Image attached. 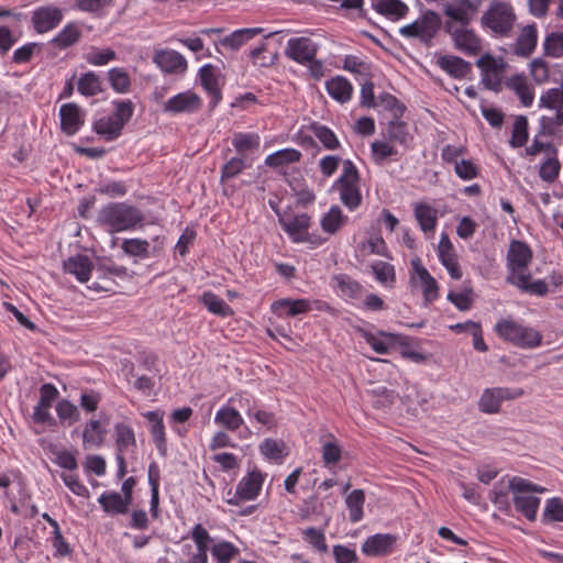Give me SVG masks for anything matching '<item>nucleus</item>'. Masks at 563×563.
Returning <instances> with one entry per match:
<instances>
[{
    "instance_id": "f257e3e1",
    "label": "nucleus",
    "mask_w": 563,
    "mask_h": 563,
    "mask_svg": "<svg viewBox=\"0 0 563 563\" xmlns=\"http://www.w3.org/2000/svg\"><path fill=\"white\" fill-rule=\"evenodd\" d=\"M517 23L514 5L505 0H490L481 16V26L496 38L510 37Z\"/></svg>"
},
{
    "instance_id": "f03ea898",
    "label": "nucleus",
    "mask_w": 563,
    "mask_h": 563,
    "mask_svg": "<svg viewBox=\"0 0 563 563\" xmlns=\"http://www.w3.org/2000/svg\"><path fill=\"white\" fill-rule=\"evenodd\" d=\"M145 220L144 213L125 202H111L99 211L98 222L109 232L132 231Z\"/></svg>"
},
{
    "instance_id": "7ed1b4c3",
    "label": "nucleus",
    "mask_w": 563,
    "mask_h": 563,
    "mask_svg": "<svg viewBox=\"0 0 563 563\" xmlns=\"http://www.w3.org/2000/svg\"><path fill=\"white\" fill-rule=\"evenodd\" d=\"M495 333L504 341L520 349H536L542 344L543 335L532 327L514 319H500L494 327Z\"/></svg>"
},
{
    "instance_id": "20e7f679",
    "label": "nucleus",
    "mask_w": 563,
    "mask_h": 563,
    "mask_svg": "<svg viewBox=\"0 0 563 563\" xmlns=\"http://www.w3.org/2000/svg\"><path fill=\"white\" fill-rule=\"evenodd\" d=\"M360 173L351 159L342 162V173L334 181L332 189L340 195L341 202L350 210L354 211L362 205V192L360 188Z\"/></svg>"
},
{
    "instance_id": "39448f33",
    "label": "nucleus",
    "mask_w": 563,
    "mask_h": 563,
    "mask_svg": "<svg viewBox=\"0 0 563 563\" xmlns=\"http://www.w3.org/2000/svg\"><path fill=\"white\" fill-rule=\"evenodd\" d=\"M508 489L514 493V504L517 511L522 514L528 520L533 521L540 505V498L530 495L533 492H542L531 482L515 476L509 481Z\"/></svg>"
},
{
    "instance_id": "423d86ee",
    "label": "nucleus",
    "mask_w": 563,
    "mask_h": 563,
    "mask_svg": "<svg viewBox=\"0 0 563 563\" xmlns=\"http://www.w3.org/2000/svg\"><path fill=\"white\" fill-rule=\"evenodd\" d=\"M441 24L442 20L439 13L426 10L419 19L400 27L399 33L407 38H418L423 45L430 47Z\"/></svg>"
},
{
    "instance_id": "0eeeda50",
    "label": "nucleus",
    "mask_w": 563,
    "mask_h": 563,
    "mask_svg": "<svg viewBox=\"0 0 563 563\" xmlns=\"http://www.w3.org/2000/svg\"><path fill=\"white\" fill-rule=\"evenodd\" d=\"M533 258V252L528 243L512 240L506 255V277H518L529 273V265Z\"/></svg>"
},
{
    "instance_id": "6e6552de",
    "label": "nucleus",
    "mask_w": 563,
    "mask_h": 563,
    "mask_svg": "<svg viewBox=\"0 0 563 563\" xmlns=\"http://www.w3.org/2000/svg\"><path fill=\"white\" fill-rule=\"evenodd\" d=\"M264 476L258 470L249 472L244 477L240 479L236 485V489L233 493L232 489L228 492L227 504L232 506H239L243 501H250L257 498L262 489Z\"/></svg>"
},
{
    "instance_id": "1a4fd4ad",
    "label": "nucleus",
    "mask_w": 563,
    "mask_h": 563,
    "mask_svg": "<svg viewBox=\"0 0 563 563\" xmlns=\"http://www.w3.org/2000/svg\"><path fill=\"white\" fill-rule=\"evenodd\" d=\"M476 66L482 71V84L485 88L495 92L501 91V79L506 67L504 59L486 53L476 60Z\"/></svg>"
},
{
    "instance_id": "9d476101",
    "label": "nucleus",
    "mask_w": 563,
    "mask_h": 563,
    "mask_svg": "<svg viewBox=\"0 0 563 563\" xmlns=\"http://www.w3.org/2000/svg\"><path fill=\"white\" fill-rule=\"evenodd\" d=\"M202 107L201 98L192 90L175 95L162 104V110L170 114L195 113Z\"/></svg>"
},
{
    "instance_id": "9b49d317",
    "label": "nucleus",
    "mask_w": 563,
    "mask_h": 563,
    "mask_svg": "<svg viewBox=\"0 0 563 563\" xmlns=\"http://www.w3.org/2000/svg\"><path fill=\"white\" fill-rule=\"evenodd\" d=\"M398 542V536L376 533L369 536L362 544V553L368 558H385L390 555Z\"/></svg>"
},
{
    "instance_id": "f8f14e48",
    "label": "nucleus",
    "mask_w": 563,
    "mask_h": 563,
    "mask_svg": "<svg viewBox=\"0 0 563 563\" xmlns=\"http://www.w3.org/2000/svg\"><path fill=\"white\" fill-rule=\"evenodd\" d=\"M310 217L307 213L299 214H278V222L283 230L295 243L308 241V230L310 227Z\"/></svg>"
},
{
    "instance_id": "ddd939ff",
    "label": "nucleus",
    "mask_w": 563,
    "mask_h": 563,
    "mask_svg": "<svg viewBox=\"0 0 563 563\" xmlns=\"http://www.w3.org/2000/svg\"><path fill=\"white\" fill-rule=\"evenodd\" d=\"M64 18L62 9L55 5H43L32 12V24L36 33L43 34L58 26Z\"/></svg>"
},
{
    "instance_id": "4468645a",
    "label": "nucleus",
    "mask_w": 563,
    "mask_h": 563,
    "mask_svg": "<svg viewBox=\"0 0 563 563\" xmlns=\"http://www.w3.org/2000/svg\"><path fill=\"white\" fill-rule=\"evenodd\" d=\"M318 52V45L309 37H291L288 40L285 55L298 64H308Z\"/></svg>"
},
{
    "instance_id": "2eb2a0df",
    "label": "nucleus",
    "mask_w": 563,
    "mask_h": 563,
    "mask_svg": "<svg viewBox=\"0 0 563 563\" xmlns=\"http://www.w3.org/2000/svg\"><path fill=\"white\" fill-rule=\"evenodd\" d=\"M438 256L441 264L449 272L451 278L456 280L462 278L463 273L459 263L457 254L448 233L445 232H443L440 238Z\"/></svg>"
},
{
    "instance_id": "dca6fc26",
    "label": "nucleus",
    "mask_w": 563,
    "mask_h": 563,
    "mask_svg": "<svg viewBox=\"0 0 563 563\" xmlns=\"http://www.w3.org/2000/svg\"><path fill=\"white\" fill-rule=\"evenodd\" d=\"M60 130L66 135H75L85 123V115L81 108L75 103H64L59 109Z\"/></svg>"
},
{
    "instance_id": "f3484780",
    "label": "nucleus",
    "mask_w": 563,
    "mask_h": 563,
    "mask_svg": "<svg viewBox=\"0 0 563 563\" xmlns=\"http://www.w3.org/2000/svg\"><path fill=\"white\" fill-rule=\"evenodd\" d=\"M479 0H454L444 7V14L462 26H467L478 11Z\"/></svg>"
},
{
    "instance_id": "a211bd4d",
    "label": "nucleus",
    "mask_w": 563,
    "mask_h": 563,
    "mask_svg": "<svg viewBox=\"0 0 563 563\" xmlns=\"http://www.w3.org/2000/svg\"><path fill=\"white\" fill-rule=\"evenodd\" d=\"M452 37L456 49L467 56H475L482 49L481 37L473 30L465 26L456 29L452 33Z\"/></svg>"
},
{
    "instance_id": "6ab92c4d",
    "label": "nucleus",
    "mask_w": 563,
    "mask_h": 563,
    "mask_svg": "<svg viewBox=\"0 0 563 563\" xmlns=\"http://www.w3.org/2000/svg\"><path fill=\"white\" fill-rule=\"evenodd\" d=\"M153 62L166 74H179L187 69L186 58L176 51H157Z\"/></svg>"
},
{
    "instance_id": "aec40b11",
    "label": "nucleus",
    "mask_w": 563,
    "mask_h": 563,
    "mask_svg": "<svg viewBox=\"0 0 563 563\" xmlns=\"http://www.w3.org/2000/svg\"><path fill=\"white\" fill-rule=\"evenodd\" d=\"M199 79L201 86L210 97V108H216L222 99V93L214 67L210 64L203 65L199 69Z\"/></svg>"
},
{
    "instance_id": "412c9836",
    "label": "nucleus",
    "mask_w": 563,
    "mask_h": 563,
    "mask_svg": "<svg viewBox=\"0 0 563 563\" xmlns=\"http://www.w3.org/2000/svg\"><path fill=\"white\" fill-rule=\"evenodd\" d=\"M357 332L378 354H388L390 343L400 342L401 339V335L386 331H378L376 335L364 328H357Z\"/></svg>"
},
{
    "instance_id": "4be33fe9",
    "label": "nucleus",
    "mask_w": 563,
    "mask_h": 563,
    "mask_svg": "<svg viewBox=\"0 0 563 563\" xmlns=\"http://www.w3.org/2000/svg\"><path fill=\"white\" fill-rule=\"evenodd\" d=\"M190 538L194 540L197 551L189 561L181 563H208L209 542L212 541L208 530L201 523H197L190 531Z\"/></svg>"
},
{
    "instance_id": "5701e85b",
    "label": "nucleus",
    "mask_w": 563,
    "mask_h": 563,
    "mask_svg": "<svg viewBox=\"0 0 563 563\" xmlns=\"http://www.w3.org/2000/svg\"><path fill=\"white\" fill-rule=\"evenodd\" d=\"M437 65L455 79L466 78L472 73V64L455 55H440Z\"/></svg>"
},
{
    "instance_id": "b1692460",
    "label": "nucleus",
    "mask_w": 563,
    "mask_h": 563,
    "mask_svg": "<svg viewBox=\"0 0 563 563\" xmlns=\"http://www.w3.org/2000/svg\"><path fill=\"white\" fill-rule=\"evenodd\" d=\"M538 43V30L536 24H528L522 27L512 46L516 56L529 57L536 49Z\"/></svg>"
},
{
    "instance_id": "393cba45",
    "label": "nucleus",
    "mask_w": 563,
    "mask_h": 563,
    "mask_svg": "<svg viewBox=\"0 0 563 563\" xmlns=\"http://www.w3.org/2000/svg\"><path fill=\"white\" fill-rule=\"evenodd\" d=\"M271 309L278 317H296L309 312L311 303L308 299L284 298L274 301Z\"/></svg>"
},
{
    "instance_id": "a878e982",
    "label": "nucleus",
    "mask_w": 563,
    "mask_h": 563,
    "mask_svg": "<svg viewBox=\"0 0 563 563\" xmlns=\"http://www.w3.org/2000/svg\"><path fill=\"white\" fill-rule=\"evenodd\" d=\"M95 271H96V274L98 275V278L101 282H96L93 284V286L96 289H101L104 291H109L112 288L111 286L113 284V280L111 279V276H117V277H121V278L128 276L126 267L118 266L114 263H112L111 261H104V262L100 263L96 267Z\"/></svg>"
},
{
    "instance_id": "bb28decb",
    "label": "nucleus",
    "mask_w": 563,
    "mask_h": 563,
    "mask_svg": "<svg viewBox=\"0 0 563 563\" xmlns=\"http://www.w3.org/2000/svg\"><path fill=\"white\" fill-rule=\"evenodd\" d=\"M92 269L93 264L91 260L84 254L70 256L64 262V271L74 275L79 283H87Z\"/></svg>"
},
{
    "instance_id": "cd10ccee",
    "label": "nucleus",
    "mask_w": 563,
    "mask_h": 563,
    "mask_svg": "<svg viewBox=\"0 0 563 563\" xmlns=\"http://www.w3.org/2000/svg\"><path fill=\"white\" fill-rule=\"evenodd\" d=\"M411 265L421 282L424 301L427 303L434 301L439 296V286L437 280L431 276L428 269L421 265L420 258L417 257L412 260Z\"/></svg>"
},
{
    "instance_id": "c85d7f7f",
    "label": "nucleus",
    "mask_w": 563,
    "mask_h": 563,
    "mask_svg": "<svg viewBox=\"0 0 563 563\" xmlns=\"http://www.w3.org/2000/svg\"><path fill=\"white\" fill-rule=\"evenodd\" d=\"M413 216L420 230L426 234L433 233L438 224V210L426 202H417L413 206Z\"/></svg>"
},
{
    "instance_id": "c756f323",
    "label": "nucleus",
    "mask_w": 563,
    "mask_h": 563,
    "mask_svg": "<svg viewBox=\"0 0 563 563\" xmlns=\"http://www.w3.org/2000/svg\"><path fill=\"white\" fill-rule=\"evenodd\" d=\"M506 282L529 295L543 297L549 294L548 284L542 279L532 282L530 272L518 277H506Z\"/></svg>"
},
{
    "instance_id": "7c9ffc66",
    "label": "nucleus",
    "mask_w": 563,
    "mask_h": 563,
    "mask_svg": "<svg viewBox=\"0 0 563 563\" xmlns=\"http://www.w3.org/2000/svg\"><path fill=\"white\" fill-rule=\"evenodd\" d=\"M400 119L394 118L387 123L385 136L389 142L398 143L405 148H410L413 136L409 132L408 124Z\"/></svg>"
},
{
    "instance_id": "2f4dec72",
    "label": "nucleus",
    "mask_w": 563,
    "mask_h": 563,
    "mask_svg": "<svg viewBox=\"0 0 563 563\" xmlns=\"http://www.w3.org/2000/svg\"><path fill=\"white\" fill-rule=\"evenodd\" d=\"M145 417L152 422L151 435L153 442L162 456L167 455V439L165 426L163 422V413L161 411H148Z\"/></svg>"
},
{
    "instance_id": "473e14b6",
    "label": "nucleus",
    "mask_w": 563,
    "mask_h": 563,
    "mask_svg": "<svg viewBox=\"0 0 563 563\" xmlns=\"http://www.w3.org/2000/svg\"><path fill=\"white\" fill-rule=\"evenodd\" d=\"M505 85L508 89L515 91L522 106L530 107L533 103L534 90L533 87L527 81L525 75H514L506 80Z\"/></svg>"
},
{
    "instance_id": "72a5a7b5",
    "label": "nucleus",
    "mask_w": 563,
    "mask_h": 563,
    "mask_svg": "<svg viewBox=\"0 0 563 563\" xmlns=\"http://www.w3.org/2000/svg\"><path fill=\"white\" fill-rule=\"evenodd\" d=\"M103 511L110 515H124L131 503L118 492H104L98 498Z\"/></svg>"
},
{
    "instance_id": "f704fd0d",
    "label": "nucleus",
    "mask_w": 563,
    "mask_h": 563,
    "mask_svg": "<svg viewBox=\"0 0 563 563\" xmlns=\"http://www.w3.org/2000/svg\"><path fill=\"white\" fill-rule=\"evenodd\" d=\"M332 285L343 297L351 299H358L364 290L363 285L347 274L334 275Z\"/></svg>"
},
{
    "instance_id": "c9c22d12",
    "label": "nucleus",
    "mask_w": 563,
    "mask_h": 563,
    "mask_svg": "<svg viewBox=\"0 0 563 563\" xmlns=\"http://www.w3.org/2000/svg\"><path fill=\"white\" fill-rule=\"evenodd\" d=\"M372 8L393 20L405 18L409 11L408 5L401 0H372Z\"/></svg>"
},
{
    "instance_id": "e433bc0d",
    "label": "nucleus",
    "mask_w": 563,
    "mask_h": 563,
    "mask_svg": "<svg viewBox=\"0 0 563 563\" xmlns=\"http://www.w3.org/2000/svg\"><path fill=\"white\" fill-rule=\"evenodd\" d=\"M115 432V456L124 455L129 449L136 448V439L133 429L124 423L120 422L114 426Z\"/></svg>"
},
{
    "instance_id": "4c0bfd02",
    "label": "nucleus",
    "mask_w": 563,
    "mask_h": 563,
    "mask_svg": "<svg viewBox=\"0 0 563 563\" xmlns=\"http://www.w3.org/2000/svg\"><path fill=\"white\" fill-rule=\"evenodd\" d=\"M327 92L340 103L351 100L353 93L352 84L342 76L331 78L325 82Z\"/></svg>"
},
{
    "instance_id": "58836bf2",
    "label": "nucleus",
    "mask_w": 563,
    "mask_h": 563,
    "mask_svg": "<svg viewBox=\"0 0 563 563\" xmlns=\"http://www.w3.org/2000/svg\"><path fill=\"white\" fill-rule=\"evenodd\" d=\"M263 32L262 27L240 29L223 37L220 44L232 51H238L249 41Z\"/></svg>"
},
{
    "instance_id": "ea45409f",
    "label": "nucleus",
    "mask_w": 563,
    "mask_h": 563,
    "mask_svg": "<svg viewBox=\"0 0 563 563\" xmlns=\"http://www.w3.org/2000/svg\"><path fill=\"white\" fill-rule=\"evenodd\" d=\"M93 131L103 136L106 141L117 140L123 130L121 123L114 120L112 115L102 117L93 122Z\"/></svg>"
},
{
    "instance_id": "a19ab883",
    "label": "nucleus",
    "mask_w": 563,
    "mask_h": 563,
    "mask_svg": "<svg viewBox=\"0 0 563 563\" xmlns=\"http://www.w3.org/2000/svg\"><path fill=\"white\" fill-rule=\"evenodd\" d=\"M214 422L229 431H236L244 420L235 408L227 405L217 411Z\"/></svg>"
},
{
    "instance_id": "79ce46f5",
    "label": "nucleus",
    "mask_w": 563,
    "mask_h": 563,
    "mask_svg": "<svg viewBox=\"0 0 563 563\" xmlns=\"http://www.w3.org/2000/svg\"><path fill=\"white\" fill-rule=\"evenodd\" d=\"M347 221L339 206H332L330 210L321 218L320 225L323 232L329 234L336 233Z\"/></svg>"
},
{
    "instance_id": "37998d69",
    "label": "nucleus",
    "mask_w": 563,
    "mask_h": 563,
    "mask_svg": "<svg viewBox=\"0 0 563 563\" xmlns=\"http://www.w3.org/2000/svg\"><path fill=\"white\" fill-rule=\"evenodd\" d=\"M80 37L81 31L79 27L75 23H68L57 33L51 43L60 49H65L76 44Z\"/></svg>"
},
{
    "instance_id": "c03bdc74",
    "label": "nucleus",
    "mask_w": 563,
    "mask_h": 563,
    "mask_svg": "<svg viewBox=\"0 0 563 563\" xmlns=\"http://www.w3.org/2000/svg\"><path fill=\"white\" fill-rule=\"evenodd\" d=\"M365 503V493L363 489H354L351 492L345 504L349 509V519L352 523H356L363 519L364 511L363 506Z\"/></svg>"
},
{
    "instance_id": "a18cd8bd",
    "label": "nucleus",
    "mask_w": 563,
    "mask_h": 563,
    "mask_svg": "<svg viewBox=\"0 0 563 563\" xmlns=\"http://www.w3.org/2000/svg\"><path fill=\"white\" fill-rule=\"evenodd\" d=\"M301 153L296 148H283L265 158V164L269 167L277 168L284 165L298 163L301 159Z\"/></svg>"
},
{
    "instance_id": "49530a36",
    "label": "nucleus",
    "mask_w": 563,
    "mask_h": 563,
    "mask_svg": "<svg viewBox=\"0 0 563 563\" xmlns=\"http://www.w3.org/2000/svg\"><path fill=\"white\" fill-rule=\"evenodd\" d=\"M77 90L85 97H93L102 91L101 79L93 71H87L78 79Z\"/></svg>"
},
{
    "instance_id": "de8ad7c7",
    "label": "nucleus",
    "mask_w": 563,
    "mask_h": 563,
    "mask_svg": "<svg viewBox=\"0 0 563 563\" xmlns=\"http://www.w3.org/2000/svg\"><path fill=\"white\" fill-rule=\"evenodd\" d=\"M201 302L213 314L220 317H230L234 313L233 309L212 291L203 292Z\"/></svg>"
},
{
    "instance_id": "09e8293b",
    "label": "nucleus",
    "mask_w": 563,
    "mask_h": 563,
    "mask_svg": "<svg viewBox=\"0 0 563 563\" xmlns=\"http://www.w3.org/2000/svg\"><path fill=\"white\" fill-rule=\"evenodd\" d=\"M108 81L110 87L117 93H126L131 88V78L128 71L122 67H114L108 71Z\"/></svg>"
},
{
    "instance_id": "8fccbe9b",
    "label": "nucleus",
    "mask_w": 563,
    "mask_h": 563,
    "mask_svg": "<svg viewBox=\"0 0 563 563\" xmlns=\"http://www.w3.org/2000/svg\"><path fill=\"white\" fill-rule=\"evenodd\" d=\"M211 555L217 563H230L240 554V550L229 541H220L210 549Z\"/></svg>"
},
{
    "instance_id": "3c124183",
    "label": "nucleus",
    "mask_w": 563,
    "mask_h": 563,
    "mask_svg": "<svg viewBox=\"0 0 563 563\" xmlns=\"http://www.w3.org/2000/svg\"><path fill=\"white\" fill-rule=\"evenodd\" d=\"M286 444L282 440L265 439L260 444V452L268 460L280 461L286 455Z\"/></svg>"
},
{
    "instance_id": "603ef678",
    "label": "nucleus",
    "mask_w": 563,
    "mask_h": 563,
    "mask_svg": "<svg viewBox=\"0 0 563 563\" xmlns=\"http://www.w3.org/2000/svg\"><path fill=\"white\" fill-rule=\"evenodd\" d=\"M561 172V163L558 154H551L542 162L539 168V177L547 183H554Z\"/></svg>"
},
{
    "instance_id": "864d4df0",
    "label": "nucleus",
    "mask_w": 563,
    "mask_h": 563,
    "mask_svg": "<svg viewBox=\"0 0 563 563\" xmlns=\"http://www.w3.org/2000/svg\"><path fill=\"white\" fill-rule=\"evenodd\" d=\"M104 433L99 420H90L82 431L84 445L100 446L103 443Z\"/></svg>"
},
{
    "instance_id": "5fc2aeb1",
    "label": "nucleus",
    "mask_w": 563,
    "mask_h": 563,
    "mask_svg": "<svg viewBox=\"0 0 563 563\" xmlns=\"http://www.w3.org/2000/svg\"><path fill=\"white\" fill-rule=\"evenodd\" d=\"M310 129L327 150L334 151L340 147L341 144L330 128L314 122Z\"/></svg>"
},
{
    "instance_id": "6e6d98bb",
    "label": "nucleus",
    "mask_w": 563,
    "mask_h": 563,
    "mask_svg": "<svg viewBox=\"0 0 563 563\" xmlns=\"http://www.w3.org/2000/svg\"><path fill=\"white\" fill-rule=\"evenodd\" d=\"M563 126V111H555L553 115H542L540 118L539 135L553 136Z\"/></svg>"
},
{
    "instance_id": "4d7b16f0",
    "label": "nucleus",
    "mask_w": 563,
    "mask_h": 563,
    "mask_svg": "<svg viewBox=\"0 0 563 563\" xmlns=\"http://www.w3.org/2000/svg\"><path fill=\"white\" fill-rule=\"evenodd\" d=\"M478 407L481 411L485 413H497L501 407V400L499 399V394L497 393V388H486L478 401Z\"/></svg>"
},
{
    "instance_id": "13d9d810",
    "label": "nucleus",
    "mask_w": 563,
    "mask_h": 563,
    "mask_svg": "<svg viewBox=\"0 0 563 563\" xmlns=\"http://www.w3.org/2000/svg\"><path fill=\"white\" fill-rule=\"evenodd\" d=\"M528 119L525 115H518L515 119L510 145L515 148L522 147L528 141Z\"/></svg>"
},
{
    "instance_id": "bf43d9fd",
    "label": "nucleus",
    "mask_w": 563,
    "mask_h": 563,
    "mask_svg": "<svg viewBox=\"0 0 563 563\" xmlns=\"http://www.w3.org/2000/svg\"><path fill=\"white\" fill-rule=\"evenodd\" d=\"M56 412L60 423H67L68 426L77 422L80 416L78 408L68 399H62L57 402Z\"/></svg>"
},
{
    "instance_id": "052dcab7",
    "label": "nucleus",
    "mask_w": 563,
    "mask_h": 563,
    "mask_svg": "<svg viewBox=\"0 0 563 563\" xmlns=\"http://www.w3.org/2000/svg\"><path fill=\"white\" fill-rule=\"evenodd\" d=\"M232 144L238 153L243 154L260 147V136L256 133H236Z\"/></svg>"
},
{
    "instance_id": "680f3d73",
    "label": "nucleus",
    "mask_w": 563,
    "mask_h": 563,
    "mask_svg": "<svg viewBox=\"0 0 563 563\" xmlns=\"http://www.w3.org/2000/svg\"><path fill=\"white\" fill-rule=\"evenodd\" d=\"M376 106L382 107L391 113L394 118H401L406 111V107L395 96L384 92L378 96Z\"/></svg>"
},
{
    "instance_id": "e2e57ef3",
    "label": "nucleus",
    "mask_w": 563,
    "mask_h": 563,
    "mask_svg": "<svg viewBox=\"0 0 563 563\" xmlns=\"http://www.w3.org/2000/svg\"><path fill=\"white\" fill-rule=\"evenodd\" d=\"M544 54L554 58L563 56V32L549 33L543 42Z\"/></svg>"
},
{
    "instance_id": "0e129e2a",
    "label": "nucleus",
    "mask_w": 563,
    "mask_h": 563,
    "mask_svg": "<svg viewBox=\"0 0 563 563\" xmlns=\"http://www.w3.org/2000/svg\"><path fill=\"white\" fill-rule=\"evenodd\" d=\"M85 59L92 66H104L117 59V53L112 48L99 49L92 47L86 55Z\"/></svg>"
},
{
    "instance_id": "69168bd1",
    "label": "nucleus",
    "mask_w": 563,
    "mask_h": 563,
    "mask_svg": "<svg viewBox=\"0 0 563 563\" xmlns=\"http://www.w3.org/2000/svg\"><path fill=\"white\" fill-rule=\"evenodd\" d=\"M123 252L131 256L147 257L150 243L141 239H126L121 245Z\"/></svg>"
},
{
    "instance_id": "338daca9",
    "label": "nucleus",
    "mask_w": 563,
    "mask_h": 563,
    "mask_svg": "<svg viewBox=\"0 0 563 563\" xmlns=\"http://www.w3.org/2000/svg\"><path fill=\"white\" fill-rule=\"evenodd\" d=\"M113 106L114 112L112 117L124 128L134 113V104L131 100H115Z\"/></svg>"
},
{
    "instance_id": "774afa93",
    "label": "nucleus",
    "mask_w": 563,
    "mask_h": 563,
    "mask_svg": "<svg viewBox=\"0 0 563 563\" xmlns=\"http://www.w3.org/2000/svg\"><path fill=\"white\" fill-rule=\"evenodd\" d=\"M371 151H372L373 159L376 163H382L386 158H388L390 156H395L398 153L397 150L395 148V146L391 145L389 141L388 142L374 141L371 144Z\"/></svg>"
}]
</instances>
